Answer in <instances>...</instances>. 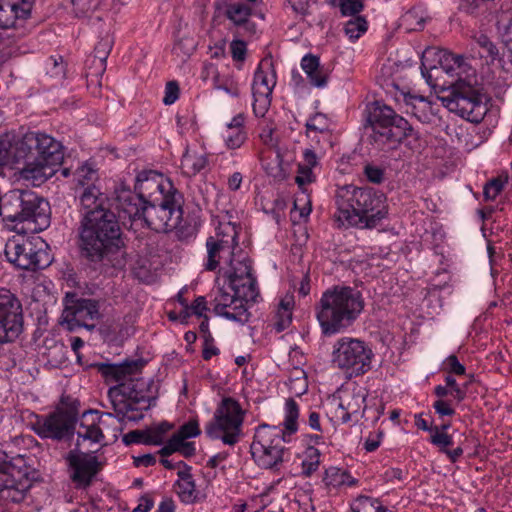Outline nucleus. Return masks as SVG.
I'll list each match as a JSON object with an SVG mask.
<instances>
[{"mask_svg": "<svg viewBox=\"0 0 512 512\" xmlns=\"http://www.w3.org/2000/svg\"><path fill=\"white\" fill-rule=\"evenodd\" d=\"M121 227L113 211L85 213L78 228L80 257L94 270L108 272L125 265Z\"/></svg>", "mask_w": 512, "mask_h": 512, "instance_id": "1", "label": "nucleus"}, {"mask_svg": "<svg viewBox=\"0 0 512 512\" xmlns=\"http://www.w3.org/2000/svg\"><path fill=\"white\" fill-rule=\"evenodd\" d=\"M142 360L126 361L122 364H100L99 371L107 381H115L119 384L108 390V396L116 414L122 419L128 416V412L135 410H147L151 402L156 399V386L153 380L136 377L143 368Z\"/></svg>", "mask_w": 512, "mask_h": 512, "instance_id": "2", "label": "nucleus"}, {"mask_svg": "<svg viewBox=\"0 0 512 512\" xmlns=\"http://www.w3.org/2000/svg\"><path fill=\"white\" fill-rule=\"evenodd\" d=\"M336 221L342 226L373 229L386 217L383 194L371 188L345 185L336 191Z\"/></svg>", "mask_w": 512, "mask_h": 512, "instance_id": "3", "label": "nucleus"}, {"mask_svg": "<svg viewBox=\"0 0 512 512\" xmlns=\"http://www.w3.org/2000/svg\"><path fill=\"white\" fill-rule=\"evenodd\" d=\"M285 412V429L266 424L256 429L250 451L254 461L263 469L277 468L283 462L287 435L298 429L299 407L294 399L289 398L286 401Z\"/></svg>", "mask_w": 512, "mask_h": 512, "instance_id": "4", "label": "nucleus"}, {"mask_svg": "<svg viewBox=\"0 0 512 512\" xmlns=\"http://www.w3.org/2000/svg\"><path fill=\"white\" fill-rule=\"evenodd\" d=\"M363 306L360 292L350 287H335L323 293L317 311L323 334L332 335L349 327Z\"/></svg>", "mask_w": 512, "mask_h": 512, "instance_id": "5", "label": "nucleus"}, {"mask_svg": "<svg viewBox=\"0 0 512 512\" xmlns=\"http://www.w3.org/2000/svg\"><path fill=\"white\" fill-rule=\"evenodd\" d=\"M443 95L438 96L450 111L459 114L472 124H479L486 115L479 89L466 79H458L447 88H442Z\"/></svg>", "mask_w": 512, "mask_h": 512, "instance_id": "6", "label": "nucleus"}, {"mask_svg": "<svg viewBox=\"0 0 512 512\" xmlns=\"http://www.w3.org/2000/svg\"><path fill=\"white\" fill-rule=\"evenodd\" d=\"M244 413L236 400L223 398L213 419L206 425L205 433L211 439H221L226 445H235L240 440Z\"/></svg>", "mask_w": 512, "mask_h": 512, "instance_id": "7", "label": "nucleus"}, {"mask_svg": "<svg viewBox=\"0 0 512 512\" xmlns=\"http://www.w3.org/2000/svg\"><path fill=\"white\" fill-rule=\"evenodd\" d=\"M142 221L156 232H169L178 227L183 217L181 196L176 190L153 199L144 206Z\"/></svg>", "mask_w": 512, "mask_h": 512, "instance_id": "8", "label": "nucleus"}, {"mask_svg": "<svg viewBox=\"0 0 512 512\" xmlns=\"http://www.w3.org/2000/svg\"><path fill=\"white\" fill-rule=\"evenodd\" d=\"M44 242L40 237L16 235L5 244V256L15 267L23 270H37L49 265V257L43 249Z\"/></svg>", "mask_w": 512, "mask_h": 512, "instance_id": "9", "label": "nucleus"}, {"mask_svg": "<svg viewBox=\"0 0 512 512\" xmlns=\"http://www.w3.org/2000/svg\"><path fill=\"white\" fill-rule=\"evenodd\" d=\"M332 364L352 375H362L371 368L372 350L364 341L342 337L333 345Z\"/></svg>", "mask_w": 512, "mask_h": 512, "instance_id": "10", "label": "nucleus"}, {"mask_svg": "<svg viewBox=\"0 0 512 512\" xmlns=\"http://www.w3.org/2000/svg\"><path fill=\"white\" fill-rule=\"evenodd\" d=\"M13 156L16 159L26 158L36 153L39 159L52 163L66 164L62 144L53 137L42 132L28 131L21 137L15 135Z\"/></svg>", "mask_w": 512, "mask_h": 512, "instance_id": "11", "label": "nucleus"}, {"mask_svg": "<svg viewBox=\"0 0 512 512\" xmlns=\"http://www.w3.org/2000/svg\"><path fill=\"white\" fill-rule=\"evenodd\" d=\"M238 247V228L231 222L220 223L215 235L206 240L207 256L204 268L207 271L216 270L223 262L232 263Z\"/></svg>", "mask_w": 512, "mask_h": 512, "instance_id": "12", "label": "nucleus"}, {"mask_svg": "<svg viewBox=\"0 0 512 512\" xmlns=\"http://www.w3.org/2000/svg\"><path fill=\"white\" fill-rule=\"evenodd\" d=\"M63 305L59 323L68 331H76L79 328L92 331L95 328V321L100 317L98 301L67 293Z\"/></svg>", "mask_w": 512, "mask_h": 512, "instance_id": "13", "label": "nucleus"}, {"mask_svg": "<svg viewBox=\"0 0 512 512\" xmlns=\"http://www.w3.org/2000/svg\"><path fill=\"white\" fill-rule=\"evenodd\" d=\"M77 416V403L66 404L62 401V406L55 412L38 418L33 425V430L41 438L61 440L73 432Z\"/></svg>", "mask_w": 512, "mask_h": 512, "instance_id": "14", "label": "nucleus"}, {"mask_svg": "<svg viewBox=\"0 0 512 512\" xmlns=\"http://www.w3.org/2000/svg\"><path fill=\"white\" fill-rule=\"evenodd\" d=\"M238 290L240 291L239 288L234 287L229 282L218 288L213 300V311L219 316L244 324L248 322L250 317L248 304L254 303L257 298L242 297Z\"/></svg>", "mask_w": 512, "mask_h": 512, "instance_id": "15", "label": "nucleus"}, {"mask_svg": "<svg viewBox=\"0 0 512 512\" xmlns=\"http://www.w3.org/2000/svg\"><path fill=\"white\" fill-rule=\"evenodd\" d=\"M23 330V312L19 299L0 289V344L15 341Z\"/></svg>", "mask_w": 512, "mask_h": 512, "instance_id": "16", "label": "nucleus"}, {"mask_svg": "<svg viewBox=\"0 0 512 512\" xmlns=\"http://www.w3.org/2000/svg\"><path fill=\"white\" fill-rule=\"evenodd\" d=\"M276 84V73L271 60L260 62L252 84L253 111L257 116H264L271 103V94Z\"/></svg>", "mask_w": 512, "mask_h": 512, "instance_id": "17", "label": "nucleus"}, {"mask_svg": "<svg viewBox=\"0 0 512 512\" xmlns=\"http://www.w3.org/2000/svg\"><path fill=\"white\" fill-rule=\"evenodd\" d=\"M229 269L224 272L231 285L240 289L238 293L245 298H257L259 290L256 278L252 274L251 261L244 255L233 256L232 263H227Z\"/></svg>", "mask_w": 512, "mask_h": 512, "instance_id": "18", "label": "nucleus"}, {"mask_svg": "<svg viewBox=\"0 0 512 512\" xmlns=\"http://www.w3.org/2000/svg\"><path fill=\"white\" fill-rule=\"evenodd\" d=\"M7 459L8 456L0 451V498L19 503L24 500L29 484L27 480L15 479V467Z\"/></svg>", "mask_w": 512, "mask_h": 512, "instance_id": "19", "label": "nucleus"}, {"mask_svg": "<svg viewBox=\"0 0 512 512\" xmlns=\"http://www.w3.org/2000/svg\"><path fill=\"white\" fill-rule=\"evenodd\" d=\"M135 190L142 200L149 203L158 198L157 192L162 197L167 193H173L175 189L169 181L163 180L161 174L155 171H142L136 177Z\"/></svg>", "mask_w": 512, "mask_h": 512, "instance_id": "20", "label": "nucleus"}, {"mask_svg": "<svg viewBox=\"0 0 512 512\" xmlns=\"http://www.w3.org/2000/svg\"><path fill=\"white\" fill-rule=\"evenodd\" d=\"M367 123L372 127L379 128H406L408 122L398 115L390 106L380 101L367 104L365 109Z\"/></svg>", "mask_w": 512, "mask_h": 512, "instance_id": "21", "label": "nucleus"}, {"mask_svg": "<svg viewBox=\"0 0 512 512\" xmlns=\"http://www.w3.org/2000/svg\"><path fill=\"white\" fill-rule=\"evenodd\" d=\"M67 460L74 471L72 480L85 487L90 485L100 469L97 458L89 453L73 450L69 452Z\"/></svg>", "mask_w": 512, "mask_h": 512, "instance_id": "22", "label": "nucleus"}, {"mask_svg": "<svg viewBox=\"0 0 512 512\" xmlns=\"http://www.w3.org/2000/svg\"><path fill=\"white\" fill-rule=\"evenodd\" d=\"M33 5L34 0H0V29L15 28L27 20Z\"/></svg>", "mask_w": 512, "mask_h": 512, "instance_id": "23", "label": "nucleus"}, {"mask_svg": "<svg viewBox=\"0 0 512 512\" xmlns=\"http://www.w3.org/2000/svg\"><path fill=\"white\" fill-rule=\"evenodd\" d=\"M60 174L64 178L72 177L73 182L83 188L95 186V182L99 179L98 167L92 159L76 163L72 161L69 165L68 162L62 164Z\"/></svg>", "mask_w": 512, "mask_h": 512, "instance_id": "24", "label": "nucleus"}, {"mask_svg": "<svg viewBox=\"0 0 512 512\" xmlns=\"http://www.w3.org/2000/svg\"><path fill=\"white\" fill-rule=\"evenodd\" d=\"M146 204V200H142L137 193L132 192L130 189L121 188L116 191L114 205L118 210L119 217L123 219L128 218L132 221H142V211Z\"/></svg>", "mask_w": 512, "mask_h": 512, "instance_id": "25", "label": "nucleus"}, {"mask_svg": "<svg viewBox=\"0 0 512 512\" xmlns=\"http://www.w3.org/2000/svg\"><path fill=\"white\" fill-rule=\"evenodd\" d=\"M23 205L21 208L22 222L33 221L35 223L45 224L48 222L47 211L49 204L43 198L32 191L23 190Z\"/></svg>", "mask_w": 512, "mask_h": 512, "instance_id": "26", "label": "nucleus"}, {"mask_svg": "<svg viewBox=\"0 0 512 512\" xmlns=\"http://www.w3.org/2000/svg\"><path fill=\"white\" fill-rule=\"evenodd\" d=\"M62 163H52V161H45L36 158L32 162H27L21 169V177L27 181H31L34 186H40L49 178L54 176L60 169L56 167Z\"/></svg>", "mask_w": 512, "mask_h": 512, "instance_id": "27", "label": "nucleus"}, {"mask_svg": "<svg viewBox=\"0 0 512 512\" xmlns=\"http://www.w3.org/2000/svg\"><path fill=\"white\" fill-rule=\"evenodd\" d=\"M224 15L229 19L236 27H240L244 30L247 35H254L257 30V26L250 20L252 15V8L243 2H233L225 6Z\"/></svg>", "mask_w": 512, "mask_h": 512, "instance_id": "28", "label": "nucleus"}, {"mask_svg": "<svg viewBox=\"0 0 512 512\" xmlns=\"http://www.w3.org/2000/svg\"><path fill=\"white\" fill-rule=\"evenodd\" d=\"M185 469L178 471L179 480L176 482V492L181 501L186 504H192L204 500L205 494L196 489L192 478L190 467L184 464Z\"/></svg>", "mask_w": 512, "mask_h": 512, "instance_id": "29", "label": "nucleus"}, {"mask_svg": "<svg viewBox=\"0 0 512 512\" xmlns=\"http://www.w3.org/2000/svg\"><path fill=\"white\" fill-rule=\"evenodd\" d=\"M301 68L305 72L311 85L322 88L327 85L330 72L320 64L318 56L313 54L305 55L301 60Z\"/></svg>", "mask_w": 512, "mask_h": 512, "instance_id": "30", "label": "nucleus"}, {"mask_svg": "<svg viewBox=\"0 0 512 512\" xmlns=\"http://www.w3.org/2000/svg\"><path fill=\"white\" fill-rule=\"evenodd\" d=\"M96 414V412L92 411L85 412L83 414L77 430L78 440L76 446L80 445V439L83 441L89 440L93 443H99L104 438L102 430L97 424V420L100 421V418H97Z\"/></svg>", "mask_w": 512, "mask_h": 512, "instance_id": "31", "label": "nucleus"}, {"mask_svg": "<svg viewBox=\"0 0 512 512\" xmlns=\"http://www.w3.org/2000/svg\"><path fill=\"white\" fill-rule=\"evenodd\" d=\"M80 203L87 210L86 213L100 210L112 211L109 199L96 186L84 188L80 195Z\"/></svg>", "mask_w": 512, "mask_h": 512, "instance_id": "32", "label": "nucleus"}, {"mask_svg": "<svg viewBox=\"0 0 512 512\" xmlns=\"http://www.w3.org/2000/svg\"><path fill=\"white\" fill-rule=\"evenodd\" d=\"M430 442L438 447L439 451L445 453L451 462H456L463 454L461 446L449 449L454 445L451 435L443 430H439L438 426H434V432L431 434Z\"/></svg>", "mask_w": 512, "mask_h": 512, "instance_id": "33", "label": "nucleus"}, {"mask_svg": "<svg viewBox=\"0 0 512 512\" xmlns=\"http://www.w3.org/2000/svg\"><path fill=\"white\" fill-rule=\"evenodd\" d=\"M23 190H12L6 197L3 205H0V215L11 222H22Z\"/></svg>", "mask_w": 512, "mask_h": 512, "instance_id": "34", "label": "nucleus"}, {"mask_svg": "<svg viewBox=\"0 0 512 512\" xmlns=\"http://www.w3.org/2000/svg\"><path fill=\"white\" fill-rule=\"evenodd\" d=\"M113 46V38L111 35L106 34L101 37L94 48L93 55H91L86 63L97 65V73H104L106 70V60Z\"/></svg>", "mask_w": 512, "mask_h": 512, "instance_id": "35", "label": "nucleus"}, {"mask_svg": "<svg viewBox=\"0 0 512 512\" xmlns=\"http://www.w3.org/2000/svg\"><path fill=\"white\" fill-rule=\"evenodd\" d=\"M208 163L205 154H196L186 151L181 159V168L183 173L189 177L202 171Z\"/></svg>", "mask_w": 512, "mask_h": 512, "instance_id": "36", "label": "nucleus"}, {"mask_svg": "<svg viewBox=\"0 0 512 512\" xmlns=\"http://www.w3.org/2000/svg\"><path fill=\"white\" fill-rule=\"evenodd\" d=\"M405 131L397 130V133H394L393 130H373L370 139L379 146L388 145L390 148H395L407 136Z\"/></svg>", "mask_w": 512, "mask_h": 512, "instance_id": "37", "label": "nucleus"}, {"mask_svg": "<svg viewBox=\"0 0 512 512\" xmlns=\"http://www.w3.org/2000/svg\"><path fill=\"white\" fill-rule=\"evenodd\" d=\"M352 512H390L378 499L361 495L351 506Z\"/></svg>", "mask_w": 512, "mask_h": 512, "instance_id": "38", "label": "nucleus"}, {"mask_svg": "<svg viewBox=\"0 0 512 512\" xmlns=\"http://www.w3.org/2000/svg\"><path fill=\"white\" fill-rule=\"evenodd\" d=\"M14 130L7 131L0 138V177L4 176V169L8 164L9 156L13 155Z\"/></svg>", "mask_w": 512, "mask_h": 512, "instance_id": "39", "label": "nucleus"}, {"mask_svg": "<svg viewBox=\"0 0 512 512\" xmlns=\"http://www.w3.org/2000/svg\"><path fill=\"white\" fill-rule=\"evenodd\" d=\"M196 47L197 42L194 37L183 36L176 41L173 53L181 61H186L194 53Z\"/></svg>", "mask_w": 512, "mask_h": 512, "instance_id": "40", "label": "nucleus"}, {"mask_svg": "<svg viewBox=\"0 0 512 512\" xmlns=\"http://www.w3.org/2000/svg\"><path fill=\"white\" fill-rule=\"evenodd\" d=\"M172 429V425L168 422H162L158 425L149 427L147 431L148 445H161L167 433Z\"/></svg>", "mask_w": 512, "mask_h": 512, "instance_id": "41", "label": "nucleus"}, {"mask_svg": "<svg viewBox=\"0 0 512 512\" xmlns=\"http://www.w3.org/2000/svg\"><path fill=\"white\" fill-rule=\"evenodd\" d=\"M261 164L267 175L275 178V179H283L284 172L281 166L282 157L277 152L273 159H269L268 157L261 156Z\"/></svg>", "mask_w": 512, "mask_h": 512, "instance_id": "42", "label": "nucleus"}, {"mask_svg": "<svg viewBox=\"0 0 512 512\" xmlns=\"http://www.w3.org/2000/svg\"><path fill=\"white\" fill-rule=\"evenodd\" d=\"M327 484L337 485H348L353 486L356 484V479L350 476L346 471H342L338 468H330L326 471Z\"/></svg>", "mask_w": 512, "mask_h": 512, "instance_id": "43", "label": "nucleus"}, {"mask_svg": "<svg viewBox=\"0 0 512 512\" xmlns=\"http://www.w3.org/2000/svg\"><path fill=\"white\" fill-rule=\"evenodd\" d=\"M367 28L368 24L366 19L363 16H357L354 19L347 21L344 31L349 39L356 40L367 31Z\"/></svg>", "mask_w": 512, "mask_h": 512, "instance_id": "44", "label": "nucleus"}, {"mask_svg": "<svg viewBox=\"0 0 512 512\" xmlns=\"http://www.w3.org/2000/svg\"><path fill=\"white\" fill-rule=\"evenodd\" d=\"M503 42L508 50V54L504 56L500 61L502 67L507 72H512V19L504 26L502 33Z\"/></svg>", "mask_w": 512, "mask_h": 512, "instance_id": "45", "label": "nucleus"}, {"mask_svg": "<svg viewBox=\"0 0 512 512\" xmlns=\"http://www.w3.org/2000/svg\"><path fill=\"white\" fill-rule=\"evenodd\" d=\"M71 3L76 16L85 17L98 10L102 0H71Z\"/></svg>", "mask_w": 512, "mask_h": 512, "instance_id": "46", "label": "nucleus"}, {"mask_svg": "<svg viewBox=\"0 0 512 512\" xmlns=\"http://www.w3.org/2000/svg\"><path fill=\"white\" fill-rule=\"evenodd\" d=\"M508 182V177L505 178L497 177L488 181L483 190V194L486 200H495L496 197L501 193L505 184Z\"/></svg>", "mask_w": 512, "mask_h": 512, "instance_id": "47", "label": "nucleus"}, {"mask_svg": "<svg viewBox=\"0 0 512 512\" xmlns=\"http://www.w3.org/2000/svg\"><path fill=\"white\" fill-rule=\"evenodd\" d=\"M201 431L199 429L198 422L196 420L189 421L182 425L180 429L174 433L172 436L178 441H184L191 437H196L200 435Z\"/></svg>", "mask_w": 512, "mask_h": 512, "instance_id": "48", "label": "nucleus"}, {"mask_svg": "<svg viewBox=\"0 0 512 512\" xmlns=\"http://www.w3.org/2000/svg\"><path fill=\"white\" fill-rule=\"evenodd\" d=\"M307 459H305L302 463L304 473L309 476L314 471L317 470L319 466V458H320V452L318 449L314 447H309L306 451Z\"/></svg>", "mask_w": 512, "mask_h": 512, "instance_id": "49", "label": "nucleus"}, {"mask_svg": "<svg viewBox=\"0 0 512 512\" xmlns=\"http://www.w3.org/2000/svg\"><path fill=\"white\" fill-rule=\"evenodd\" d=\"M104 73H97V65L88 66L86 72L87 86L92 89L94 95L100 94L101 81L100 78Z\"/></svg>", "mask_w": 512, "mask_h": 512, "instance_id": "50", "label": "nucleus"}, {"mask_svg": "<svg viewBox=\"0 0 512 512\" xmlns=\"http://www.w3.org/2000/svg\"><path fill=\"white\" fill-rule=\"evenodd\" d=\"M292 322V312L287 309H279L277 308L275 314L274 328L277 332H281L288 328V326Z\"/></svg>", "mask_w": 512, "mask_h": 512, "instance_id": "51", "label": "nucleus"}, {"mask_svg": "<svg viewBox=\"0 0 512 512\" xmlns=\"http://www.w3.org/2000/svg\"><path fill=\"white\" fill-rule=\"evenodd\" d=\"M338 6L342 15L353 16L363 10L364 4L359 0H339Z\"/></svg>", "mask_w": 512, "mask_h": 512, "instance_id": "52", "label": "nucleus"}, {"mask_svg": "<svg viewBox=\"0 0 512 512\" xmlns=\"http://www.w3.org/2000/svg\"><path fill=\"white\" fill-rule=\"evenodd\" d=\"M247 139V134L244 130H230L228 135L224 136L225 143L228 148H239Z\"/></svg>", "mask_w": 512, "mask_h": 512, "instance_id": "53", "label": "nucleus"}, {"mask_svg": "<svg viewBox=\"0 0 512 512\" xmlns=\"http://www.w3.org/2000/svg\"><path fill=\"white\" fill-rule=\"evenodd\" d=\"M299 187L310 184L314 181L312 168L309 165L298 164L297 176L295 178Z\"/></svg>", "mask_w": 512, "mask_h": 512, "instance_id": "54", "label": "nucleus"}, {"mask_svg": "<svg viewBox=\"0 0 512 512\" xmlns=\"http://www.w3.org/2000/svg\"><path fill=\"white\" fill-rule=\"evenodd\" d=\"M123 442L126 445H131V444H135V443H143V444H147L148 445L146 429H144V430H132V431L126 433L123 436Z\"/></svg>", "mask_w": 512, "mask_h": 512, "instance_id": "55", "label": "nucleus"}, {"mask_svg": "<svg viewBox=\"0 0 512 512\" xmlns=\"http://www.w3.org/2000/svg\"><path fill=\"white\" fill-rule=\"evenodd\" d=\"M445 382H446V386L451 390V394L454 396V398L458 402L464 400V398L466 396V392H465L466 385H464V387H460L457 384L456 379L451 375L446 376Z\"/></svg>", "mask_w": 512, "mask_h": 512, "instance_id": "56", "label": "nucleus"}, {"mask_svg": "<svg viewBox=\"0 0 512 512\" xmlns=\"http://www.w3.org/2000/svg\"><path fill=\"white\" fill-rule=\"evenodd\" d=\"M444 369L455 375H464L465 374V366L461 364L458 358L455 355H450L444 362Z\"/></svg>", "mask_w": 512, "mask_h": 512, "instance_id": "57", "label": "nucleus"}, {"mask_svg": "<svg viewBox=\"0 0 512 512\" xmlns=\"http://www.w3.org/2000/svg\"><path fill=\"white\" fill-rule=\"evenodd\" d=\"M179 97V85L176 81H170L165 87L163 102L165 105L173 104Z\"/></svg>", "mask_w": 512, "mask_h": 512, "instance_id": "58", "label": "nucleus"}, {"mask_svg": "<svg viewBox=\"0 0 512 512\" xmlns=\"http://www.w3.org/2000/svg\"><path fill=\"white\" fill-rule=\"evenodd\" d=\"M477 43L487 52V55L491 57L492 60L498 57L499 51L496 45L486 35H480L477 38Z\"/></svg>", "mask_w": 512, "mask_h": 512, "instance_id": "59", "label": "nucleus"}, {"mask_svg": "<svg viewBox=\"0 0 512 512\" xmlns=\"http://www.w3.org/2000/svg\"><path fill=\"white\" fill-rule=\"evenodd\" d=\"M364 174L367 179L375 184H380L384 179V172L381 168L372 165H366L364 168Z\"/></svg>", "mask_w": 512, "mask_h": 512, "instance_id": "60", "label": "nucleus"}, {"mask_svg": "<svg viewBox=\"0 0 512 512\" xmlns=\"http://www.w3.org/2000/svg\"><path fill=\"white\" fill-rule=\"evenodd\" d=\"M259 139L262 143L270 148L278 146L279 138L275 135L274 130H262L259 134Z\"/></svg>", "mask_w": 512, "mask_h": 512, "instance_id": "61", "label": "nucleus"}, {"mask_svg": "<svg viewBox=\"0 0 512 512\" xmlns=\"http://www.w3.org/2000/svg\"><path fill=\"white\" fill-rule=\"evenodd\" d=\"M231 53L234 60L243 61L246 54V45L241 40H234L231 43Z\"/></svg>", "mask_w": 512, "mask_h": 512, "instance_id": "62", "label": "nucleus"}, {"mask_svg": "<svg viewBox=\"0 0 512 512\" xmlns=\"http://www.w3.org/2000/svg\"><path fill=\"white\" fill-rule=\"evenodd\" d=\"M433 408L440 416H452L455 413L449 402L442 399L435 401Z\"/></svg>", "mask_w": 512, "mask_h": 512, "instance_id": "63", "label": "nucleus"}, {"mask_svg": "<svg viewBox=\"0 0 512 512\" xmlns=\"http://www.w3.org/2000/svg\"><path fill=\"white\" fill-rule=\"evenodd\" d=\"M296 14L306 15L309 8V0H287Z\"/></svg>", "mask_w": 512, "mask_h": 512, "instance_id": "64", "label": "nucleus"}]
</instances>
